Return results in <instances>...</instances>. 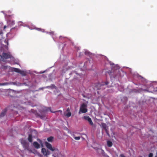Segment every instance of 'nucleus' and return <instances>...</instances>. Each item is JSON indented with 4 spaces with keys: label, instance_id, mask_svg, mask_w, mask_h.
Segmentation results:
<instances>
[{
    "label": "nucleus",
    "instance_id": "nucleus-7",
    "mask_svg": "<svg viewBox=\"0 0 157 157\" xmlns=\"http://www.w3.org/2000/svg\"><path fill=\"white\" fill-rule=\"evenodd\" d=\"M16 83L14 82H6L2 83H0V86H4V85H15Z\"/></svg>",
    "mask_w": 157,
    "mask_h": 157
},
{
    "label": "nucleus",
    "instance_id": "nucleus-34",
    "mask_svg": "<svg viewBox=\"0 0 157 157\" xmlns=\"http://www.w3.org/2000/svg\"><path fill=\"white\" fill-rule=\"evenodd\" d=\"M50 109V108H47V109L46 110L48 111V109Z\"/></svg>",
    "mask_w": 157,
    "mask_h": 157
},
{
    "label": "nucleus",
    "instance_id": "nucleus-9",
    "mask_svg": "<svg viewBox=\"0 0 157 157\" xmlns=\"http://www.w3.org/2000/svg\"><path fill=\"white\" fill-rule=\"evenodd\" d=\"M7 23L8 24V26L11 27L12 26L15 24V23L14 21L12 20H10L7 21Z\"/></svg>",
    "mask_w": 157,
    "mask_h": 157
},
{
    "label": "nucleus",
    "instance_id": "nucleus-18",
    "mask_svg": "<svg viewBox=\"0 0 157 157\" xmlns=\"http://www.w3.org/2000/svg\"><path fill=\"white\" fill-rule=\"evenodd\" d=\"M35 29L36 30H38V31H41V32H44V29H41L39 28H36Z\"/></svg>",
    "mask_w": 157,
    "mask_h": 157
},
{
    "label": "nucleus",
    "instance_id": "nucleus-29",
    "mask_svg": "<svg viewBox=\"0 0 157 157\" xmlns=\"http://www.w3.org/2000/svg\"><path fill=\"white\" fill-rule=\"evenodd\" d=\"M37 140L40 142V144H42V141L40 139H38Z\"/></svg>",
    "mask_w": 157,
    "mask_h": 157
},
{
    "label": "nucleus",
    "instance_id": "nucleus-24",
    "mask_svg": "<svg viewBox=\"0 0 157 157\" xmlns=\"http://www.w3.org/2000/svg\"><path fill=\"white\" fill-rule=\"evenodd\" d=\"M153 156V154L152 153H150L149 155V157H152Z\"/></svg>",
    "mask_w": 157,
    "mask_h": 157
},
{
    "label": "nucleus",
    "instance_id": "nucleus-21",
    "mask_svg": "<svg viewBox=\"0 0 157 157\" xmlns=\"http://www.w3.org/2000/svg\"><path fill=\"white\" fill-rule=\"evenodd\" d=\"M51 112L52 113H55V112H60V113H61V114H62V110H58V111H55V112H53V111H51Z\"/></svg>",
    "mask_w": 157,
    "mask_h": 157
},
{
    "label": "nucleus",
    "instance_id": "nucleus-13",
    "mask_svg": "<svg viewBox=\"0 0 157 157\" xmlns=\"http://www.w3.org/2000/svg\"><path fill=\"white\" fill-rule=\"evenodd\" d=\"M6 111V109H5L0 114V117H3L5 115Z\"/></svg>",
    "mask_w": 157,
    "mask_h": 157
},
{
    "label": "nucleus",
    "instance_id": "nucleus-37",
    "mask_svg": "<svg viewBox=\"0 0 157 157\" xmlns=\"http://www.w3.org/2000/svg\"><path fill=\"white\" fill-rule=\"evenodd\" d=\"M155 157H157V156H155Z\"/></svg>",
    "mask_w": 157,
    "mask_h": 157
},
{
    "label": "nucleus",
    "instance_id": "nucleus-25",
    "mask_svg": "<svg viewBox=\"0 0 157 157\" xmlns=\"http://www.w3.org/2000/svg\"><path fill=\"white\" fill-rule=\"evenodd\" d=\"M15 29H16V30H17V29L16 27H15L14 28H13L11 29L10 30H11V31H12L13 30Z\"/></svg>",
    "mask_w": 157,
    "mask_h": 157
},
{
    "label": "nucleus",
    "instance_id": "nucleus-12",
    "mask_svg": "<svg viewBox=\"0 0 157 157\" xmlns=\"http://www.w3.org/2000/svg\"><path fill=\"white\" fill-rule=\"evenodd\" d=\"M3 33L2 30H0V40H2L4 38L3 36Z\"/></svg>",
    "mask_w": 157,
    "mask_h": 157
},
{
    "label": "nucleus",
    "instance_id": "nucleus-1",
    "mask_svg": "<svg viewBox=\"0 0 157 157\" xmlns=\"http://www.w3.org/2000/svg\"><path fill=\"white\" fill-rule=\"evenodd\" d=\"M45 144L48 149L51 151L54 152V153L52 155L54 157H56L58 154L59 153V149L54 147H52V145L50 143L46 141L45 142Z\"/></svg>",
    "mask_w": 157,
    "mask_h": 157
},
{
    "label": "nucleus",
    "instance_id": "nucleus-3",
    "mask_svg": "<svg viewBox=\"0 0 157 157\" xmlns=\"http://www.w3.org/2000/svg\"><path fill=\"white\" fill-rule=\"evenodd\" d=\"M87 105L84 103L82 104L80 108L79 113L81 112L82 113H85L87 112V109L86 108Z\"/></svg>",
    "mask_w": 157,
    "mask_h": 157
},
{
    "label": "nucleus",
    "instance_id": "nucleus-14",
    "mask_svg": "<svg viewBox=\"0 0 157 157\" xmlns=\"http://www.w3.org/2000/svg\"><path fill=\"white\" fill-rule=\"evenodd\" d=\"M28 141L30 142H32L33 141V140L32 138V135L31 134H29L28 138Z\"/></svg>",
    "mask_w": 157,
    "mask_h": 157
},
{
    "label": "nucleus",
    "instance_id": "nucleus-32",
    "mask_svg": "<svg viewBox=\"0 0 157 157\" xmlns=\"http://www.w3.org/2000/svg\"><path fill=\"white\" fill-rule=\"evenodd\" d=\"M67 112H69L70 111V109H69V108H68L67 109Z\"/></svg>",
    "mask_w": 157,
    "mask_h": 157
},
{
    "label": "nucleus",
    "instance_id": "nucleus-33",
    "mask_svg": "<svg viewBox=\"0 0 157 157\" xmlns=\"http://www.w3.org/2000/svg\"><path fill=\"white\" fill-rule=\"evenodd\" d=\"M50 34H53L54 32H49Z\"/></svg>",
    "mask_w": 157,
    "mask_h": 157
},
{
    "label": "nucleus",
    "instance_id": "nucleus-19",
    "mask_svg": "<svg viewBox=\"0 0 157 157\" xmlns=\"http://www.w3.org/2000/svg\"><path fill=\"white\" fill-rule=\"evenodd\" d=\"M9 67L7 66L2 65L1 67V68L3 70L7 69Z\"/></svg>",
    "mask_w": 157,
    "mask_h": 157
},
{
    "label": "nucleus",
    "instance_id": "nucleus-22",
    "mask_svg": "<svg viewBox=\"0 0 157 157\" xmlns=\"http://www.w3.org/2000/svg\"><path fill=\"white\" fill-rule=\"evenodd\" d=\"M74 138L76 140H79L80 139V137L79 136H75Z\"/></svg>",
    "mask_w": 157,
    "mask_h": 157
},
{
    "label": "nucleus",
    "instance_id": "nucleus-5",
    "mask_svg": "<svg viewBox=\"0 0 157 157\" xmlns=\"http://www.w3.org/2000/svg\"><path fill=\"white\" fill-rule=\"evenodd\" d=\"M41 151L44 156H47L50 155V153L49 151L46 150L44 148H42L41 149Z\"/></svg>",
    "mask_w": 157,
    "mask_h": 157
},
{
    "label": "nucleus",
    "instance_id": "nucleus-27",
    "mask_svg": "<svg viewBox=\"0 0 157 157\" xmlns=\"http://www.w3.org/2000/svg\"><path fill=\"white\" fill-rule=\"evenodd\" d=\"M9 26H6V25H5L3 26V30H5L6 28L8 27Z\"/></svg>",
    "mask_w": 157,
    "mask_h": 157
},
{
    "label": "nucleus",
    "instance_id": "nucleus-30",
    "mask_svg": "<svg viewBox=\"0 0 157 157\" xmlns=\"http://www.w3.org/2000/svg\"><path fill=\"white\" fill-rule=\"evenodd\" d=\"M2 28V25L0 24V29H1Z\"/></svg>",
    "mask_w": 157,
    "mask_h": 157
},
{
    "label": "nucleus",
    "instance_id": "nucleus-10",
    "mask_svg": "<svg viewBox=\"0 0 157 157\" xmlns=\"http://www.w3.org/2000/svg\"><path fill=\"white\" fill-rule=\"evenodd\" d=\"M33 145L34 147L36 148H39L40 147V144L36 142H34Z\"/></svg>",
    "mask_w": 157,
    "mask_h": 157
},
{
    "label": "nucleus",
    "instance_id": "nucleus-17",
    "mask_svg": "<svg viewBox=\"0 0 157 157\" xmlns=\"http://www.w3.org/2000/svg\"><path fill=\"white\" fill-rule=\"evenodd\" d=\"M54 137L53 136H50L47 139V140L49 142H52L53 140Z\"/></svg>",
    "mask_w": 157,
    "mask_h": 157
},
{
    "label": "nucleus",
    "instance_id": "nucleus-31",
    "mask_svg": "<svg viewBox=\"0 0 157 157\" xmlns=\"http://www.w3.org/2000/svg\"><path fill=\"white\" fill-rule=\"evenodd\" d=\"M109 84V82H108L107 81H106V82H105V84L106 85H108V84Z\"/></svg>",
    "mask_w": 157,
    "mask_h": 157
},
{
    "label": "nucleus",
    "instance_id": "nucleus-28",
    "mask_svg": "<svg viewBox=\"0 0 157 157\" xmlns=\"http://www.w3.org/2000/svg\"><path fill=\"white\" fill-rule=\"evenodd\" d=\"M120 157H126L124 154H121L120 155Z\"/></svg>",
    "mask_w": 157,
    "mask_h": 157
},
{
    "label": "nucleus",
    "instance_id": "nucleus-36",
    "mask_svg": "<svg viewBox=\"0 0 157 157\" xmlns=\"http://www.w3.org/2000/svg\"><path fill=\"white\" fill-rule=\"evenodd\" d=\"M104 85V84H102V85Z\"/></svg>",
    "mask_w": 157,
    "mask_h": 157
},
{
    "label": "nucleus",
    "instance_id": "nucleus-16",
    "mask_svg": "<svg viewBox=\"0 0 157 157\" xmlns=\"http://www.w3.org/2000/svg\"><path fill=\"white\" fill-rule=\"evenodd\" d=\"M19 73L22 75L23 76H25L26 74V73L25 71H23L20 70Z\"/></svg>",
    "mask_w": 157,
    "mask_h": 157
},
{
    "label": "nucleus",
    "instance_id": "nucleus-26",
    "mask_svg": "<svg viewBox=\"0 0 157 157\" xmlns=\"http://www.w3.org/2000/svg\"><path fill=\"white\" fill-rule=\"evenodd\" d=\"M102 126H103V128L106 129V124H104Z\"/></svg>",
    "mask_w": 157,
    "mask_h": 157
},
{
    "label": "nucleus",
    "instance_id": "nucleus-35",
    "mask_svg": "<svg viewBox=\"0 0 157 157\" xmlns=\"http://www.w3.org/2000/svg\"><path fill=\"white\" fill-rule=\"evenodd\" d=\"M34 131L36 133V131Z\"/></svg>",
    "mask_w": 157,
    "mask_h": 157
},
{
    "label": "nucleus",
    "instance_id": "nucleus-8",
    "mask_svg": "<svg viewBox=\"0 0 157 157\" xmlns=\"http://www.w3.org/2000/svg\"><path fill=\"white\" fill-rule=\"evenodd\" d=\"M98 151L100 150L101 151V154L102 156L104 157H109L105 153L104 151L102 149H99V148H97Z\"/></svg>",
    "mask_w": 157,
    "mask_h": 157
},
{
    "label": "nucleus",
    "instance_id": "nucleus-23",
    "mask_svg": "<svg viewBox=\"0 0 157 157\" xmlns=\"http://www.w3.org/2000/svg\"><path fill=\"white\" fill-rule=\"evenodd\" d=\"M4 42L6 44H7V45H8V40L7 39H5L4 40Z\"/></svg>",
    "mask_w": 157,
    "mask_h": 157
},
{
    "label": "nucleus",
    "instance_id": "nucleus-6",
    "mask_svg": "<svg viewBox=\"0 0 157 157\" xmlns=\"http://www.w3.org/2000/svg\"><path fill=\"white\" fill-rule=\"evenodd\" d=\"M84 118L85 120L89 122L90 124L92 125H93V123L91 119L89 116H85Z\"/></svg>",
    "mask_w": 157,
    "mask_h": 157
},
{
    "label": "nucleus",
    "instance_id": "nucleus-2",
    "mask_svg": "<svg viewBox=\"0 0 157 157\" xmlns=\"http://www.w3.org/2000/svg\"><path fill=\"white\" fill-rule=\"evenodd\" d=\"M13 58V57L10 52H3L2 55H0V60L3 62L5 61V59Z\"/></svg>",
    "mask_w": 157,
    "mask_h": 157
},
{
    "label": "nucleus",
    "instance_id": "nucleus-4",
    "mask_svg": "<svg viewBox=\"0 0 157 157\" xmlns=\"http://www.w3.org/2000/svg\"><path fill=\"white\" fill-rule=\"evenodd\" d=\"M21 143L25 150L26 149L27 150H29V144L26 141L22 140L21 141Z\"/></svg>",
    "mask_w": 157,
    "mask_h": 157
},
{
    "label": "nucleus",
    "instance_id": "nucleus-20",
    "mask_svg": "<svg viewBox=\"0 0 157 157\" xmlns=\"http://www.w3.org/2000/svg\"><path fill=\"white\" fill-rule=\"evenodd\" d=\"M71 115V113L70 112H68L66 114V116L67 117H70Z\"/></svg>",
    "mask_w": 157,
    "mask_h": 157
},
{
    "label": "nucleus",
    "instance_id": "nucleus-11",
    "mask_svg": "<svg viewBox=\"0 0 157 157\" xmlns=\"http://www.w3.org/2000/svg\"><path fill=\"white\" fill-rule=\"evenodd\" d=\"M107 145L108 147H111L113 145V143L112 142L110 141V140H108L107 142Z\"/></svg>",
    "mask_w": 157,
    "mask_h": 157
},
{
    "label": "nucleus",
    "instance_id": "nucleus-15",
    "mask_svg": "<svg viewBox=\"0 0 157 157\" xmlns=\"http://www.w3.org/2000/svg\"><path fill=\"white\" fill-rule=\"evenodd\" d=\"M12 71H15L16 72L19 73L20 70L17 68H13L12 69Z\"/></svg>",
    "mask_w": 157,
    "mask_h": 157
}]
</instances>
